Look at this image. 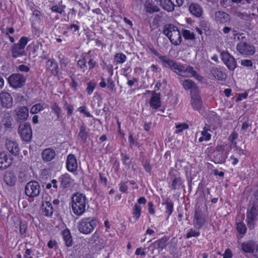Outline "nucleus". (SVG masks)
<instances>
[{"label": "nucleus", "instance_id": "nucleus-1", "mask_svg": "<svg viewBox=\"0 0 258 258\" xmlns=\"http://www.w3.org/2000/svg\"><path fill=\"white\" fill-rule=\"evenodd\" d=\"M88 206V200L86 196L81 192L73 194L71 198V207L74 215L81 216L86 212Z\"/></svg>", "mask_w": 258, "mask_h": 258}, {"label": "nucleus", "instance_id": "nucleus-2", "mask_svg": "<svg viewBox=\"0 0 258 258\" xmlns=\"http://www.w3.org/2000/svg\"><path fill=\"white\" fill-rule=\"evenodd\" d=\"M163 33L167 36L171 43L174 45H179L182 41L181 34L178 28L172 25L165 26Z\"/></svg>", "mask_w": 258, "mask_h": 258}, {"label": "nucleus", "instance_id": "nucleus-3", "mask_svg": "<svg viewBox=\"0 0 258 258\" xmlns=\"http://www.w3.org/2000/svg\"><path fill=\"white\" fill-rule=\"evenodd\" d=\"M97 221L93 217L82 218L78 224V229L84 234L91 233L97 226Z\"/></svg>", "mask_w": 258, "mask_h": 258}, {"label": "nucleus", "instance_id": "nucleus-4", "mask_svg": "<svg viewBox=\"0 0 258 258\" xmlns=\"http://www.w3.org/2000/svg\"><path fill=\"white\" fill-rule=\"evenodd\" d=\"M40 186L35 181H31L27 183L25 187V192L30 198L37 197L40 192Z\"/></svg>", "mask_w": 258, "mask_h": 258}, {"label": "nucleus", "instance_id": "nucleus-5", "mask_svg": "<svg viewBox=\"0 0 258 258\" xmlns=\"http://www.w3.org/2000/svg\"><path fill=\"white\" fill-rule=\"evenodd\" d=\"M18 133L23 141L29 142L32 136L30 124L29 123H21L18 128Z\"/></svg>", "mask_w": 258, "mask_h": 258}, {"label": "nucleus", "instance_id": "nucleus-6", "mask_svg": "<svg viewBox=\"0 0 258 258\" xmlns=\"http://www.w3.org/2000/svg\"><path fill=\"white\" fill-rule=\"evenodd\" d=\"M8 82L14 88H19L24 85L26 78L21 74H14L9 77Z\"/></svg>", "mask_w": 258, "mask_h": 258}, {"label": "nucleus", "instance_id": "nucleus-7", "mask_svg": "<svg viewBox=\"0 0 258 258\" xmlns=\"http://www.w3.org/2000/svg\"><path fill=\"white\" fill-rule=\"evenodd\" d=\"M206 221V218L205 215L202 209L200 207H198L196 209L193 224L194 226L197 229H200L202 226H204Z\"/></svg>", "mask_w": 258, "mask_h": 258}, {"label": "nucleus", "instance_id": "nucleus-8", "mask_svg": "<svg viewBox=\"0 0 258 258\" xmlns=\"http://www.w3.org/2000/svg\"><path fill=\"white\" fill-rule=\"evenodd\" d=\"M174 72L185 77H191V76L195 73L193 67L179 63H177V67H176Z\"/></svg>", "mask_w": 258, "mask_h": 258}, {"label": "nucleus", "instance_id": "nucleus-9", "mask_svg": "<svg viewBox=\"0 0 258 258\" xmlns=\"http://www.w3.org/2000/svg\"><path fill=\"white\" fill-rule=\"evenodd\" d=\"M222 60L229 70L233 71L237 66L235 58L228 52L223 51L221 53Z\"/></svg>", "mask_w": 258, "mask_h": 258}, {"label": "nucleus", "instance_id": "nucleus-10", "mask_svg": "<svg viewBox=\"0 0 258 258\" xmlns=\"http://www.w3.org/2000/svg\"><path fill=\"white\" fill-rule=\"evenodd\" d=\"M237 51L243 55H252L255 52L254 47L249 44L244 42H239L236 46Z\"/></svg>", "mask_w": 258, "mask_h": 258}, {"label": "nucleus", "instance_id": "nucleus-11", "mask_svg": "<svg viewBox=\"0 0 258 258\" xmlns=\"http://www.w3.org/2000/svg\"><path fill=\"white\" fill-rule=\"evenodd\" d=\"M0 102L1 104L3 107L10 108L13 106V98L11 95L6 92L1 93Z\"/></svg>", "mask_w": 258, "mask_h": 258}, {"label": "nucleus", "instance_id": "nucleus-12", "mask_svg": "<svg viewBox=\"0 0 258 258\" xmlns=\"http://www.w3.org/2000/svg\"><path fill=\"white\" fill-rule=\"evenodd\" d=\"M66 167L68 171L75 172L78 169L77 160L73 154H69L67 158Z\"/></svg>", "mask_w": 258, "mask_h": 258}, {"label": "nucleus", "instance_id": "nucleus-13", "mask_svg": "<svg viewBox=\"0 0 258 258\" xmlns=\"http://www.w3.org/2000/svg\"><path fill=\"white\" fill-rule=\"evenodd\" d=\"M188 10L193 16L197 18L201 17L204 12L202 6L196 3H191L188 7Z\"/></svg>", "mask_w": 258, "mask_h": 258}, {"label": "nucleus", "instance_id": "nucleus-14", "mask_svg": "<svg viewBox=\"0 0 258 258\" xmlns=\"http://www.w3.org/2000/svg\"><path fill=\"white\" fill-rule=\"evenodd\" d=\"M5 146L9 152L13 155L17 156L19 154L20 149L18 144L16 141L6 139Z\"/></svg>", "mask_w": 258, "mask_h": 258}, {"label": "nucleus", "instance_id": "nucleus-15", "mask_svg": "<svg viewBox=\"0 0 258 258\" xmlns=\"http://www.w3.org/2000/svg\"><path fill=\"white\" fill-rule=\"evenodd\" d=\"M159 58L164 67L170 68L174 72L176 67H177L178 63L165 55H159Z\"/></svg>", "mask_w": 258, "mask_h": 258}, {"label": "nucleus", "instance_id": "nucleus-16", "mask_svg": "<svg viewBox=\"0 0 258 258\" xmlns=\"http://www.w3.org/2000/svg\"><path fill=\"white\" fill-rule=\"evenodd\" d=\"M190 95L191 104L192 108L195 110H200L202 105V101L200 96L199 94V91L196 93H194L190 94Z\"/></svg>", "mask_w": 258, "mask_h": 258}, {"label": "nucleus", "instance_id": "nucleus-17", "mask_svg": "<svg viewBox=\"0 0 258 258\" xmlns=\"http://www.w3.org/2000/svg\"><path fill=\"white\" fill-rule=\"evenodd\" d=\"M214 20L220 23H225L230 21V17L227 13L219 11L215 13Z\"/></svg>", "mask_w": 258, "mask_h": 258}, {"label": "nucleus", "instance_id": "nucleus-18", "mask_svg": "<svg viewBox=\"0 0 258 258\" xmlns=\"http://www.w3.org/2000/svg\"><path fill=\"white\" fill-rule=\"evenodd\" d=\"M16 112L17 121L26 120L29 115L28 109L25 106H23L16 110Z\"/></svg>", "mask_w": 258, "mask_h": 258}, {"label": "nucleus", "instance_id": "nucleus-19", "mask_svg": "<svg viewBox=\"0 0 258 258\" xmlns=\"http://www.w3.org/2000/svg\"><path fill=\"white\" fill-rule=\"evenodd\" d=\"M12 160L4 152H0V169H4L10 166Z\"/></svg>", "mask_w": 258, "mask_h": 258}, {"label": "nucleus", "instance_id": "nucleus-20", "mask_svg": "<svg viewBox=\"0 0 258 258\" xmlns=\"http://www.w3.org/2000/svg\"><path fill=\"white\" fill-rule=\"evenodd\" d=\"M42 214L47 217H50L53 213V208L51 204L48 201L42 202L41 205Z\"/></svg>", "mask_w": 258, "mask_h": 258}, {"label": "nucleus", "instance_id": "nucleus-21", "mask_svg": "<svg viewBox=\"0 0 258 258\" xmlns=\"http://www.w3.org/2000/svg\"><path fill=\"white\" fill-rule=\"evenodd\" d=\"M256 242L252 240L242 242L241 244V248L244 252L253 253L255 248Z\"/></svg>", "mask_w": 258, "mask_h": 258}, {"label": "nucleus", "instance_id": "nucleus-22", "mask_svg": "<svg viewBox=\"0 0 258 258\" xmlns=\"http://www.w3.org/2000/svg\"><path fill=\"white\" fill-rule=\"evenodd\" d=\"M55 155L56 154L54 150L50 148L45 149L41 153L42 158L45 162L52 160Z\"/></svg>", "mask_w": 258, "mask_h": 258}, {"label": "nucleus", "instance_id": "nucleus-23", "mask_svg": "<svg viewBox=\"0 0 258 258\" xmlns=\"http://www.w3.org/2000/svg\"><path fill=\"white\" fill-rule=\"evenodd\" d=\"M182 85L184 89L190 90V94L199 91L196 84L191 80L187 79L182 81Z\"/></svg>", "mask_w": 258, "mask_h": 258}, {"label": "nucleus", "instance_id": "nucleus-24", "mask_svg": "<svg viewBox=\"0 0 258 258\" xmlns=\"http://www.w3.org/2000/svg\"><path fill=\"white\" fill-rule=\"evenodd\" d=\"M149 103L151 107L154 109L159 107L161 105L160 94L156 93L155 91H153Z\"/></svg>", "mask_w": 258, "mask_h": 258}, {"label": "nucleus", "instance_id": "nucleus-25", "mask_svg": "<svg viewBox=\"0 0 258 258\" xmlns=\"http://www.w3.org/2000/svg\"><path fill=\"white\" fill-rule=\"evenodd\" d=\"M61 235L65 243V245L68 247L72 246L73 242L70 230L68 229L63 230L61 232Z\"/></svg>", "mask_w": 258, "mask_h": 258}, {"label": "nucleus", "instance_id": "nucleus-26", "mask_svg": "<svg viewBox=\"0 0 258 258\" xmlns=\"http://www.w3.org/2000/svg\"><path fill=\"white\" fill-rule=\"evenodd\" d=\"M46 69L53 74L56 75L58 71V64L54 59H49L46 62Z\"/></svg>", "mask_w": 258, "mask_h": 258}, {"label": "nucleus", "instance_id": "nucleus-27", "mask_svg": "<svg viewBox=\"0 0 258 258\" xmlns=\"http://www.w3.org/2000/svg\"><path fill=\"white\" fill-rule=\"evenodd\" d=\"M145 1L144 7L146 12L148 13H153L160 11V9L157 6L154 5V3H150V0H142Z\"/></svg>", "mask_w": 258, "mask_h": 258}, {"label": "nucleus", "instance_id": "nucleus-28", "mask_svg": "<svg viewBox=\"0 0 258 258\" xmlns=\"http://www.w3.org/2000/svg\"><path fill=\"white\" fill-rule=\"evenodd\" d=\"M16 177L12 171L7 172L4 176V181L6 183L10 186L14 185L16 182Z\"/></svg>", "mask_w": 258, "mask_h": 258}, {"label": "nucleus", "instance_id": "nucleus-29", "mask_svg": "<svg viewBox=\"0 0 258 258\" xmlns=\"http://www.w3.org/2000/svg\"><path fill=\"white\" fill-rule=\"evenodd\" d=\"M211 74L215 79H217L218 80H225L226 78V74L223 73L217 68H212L211 70Z\"/></svg>", "mask_w": 258, "mask_h": 258}, {"label": "nucleus", "instance_id": "nucleus-30", "mask_svg": "<svg viewBox=\"0 0 258 258\" xmlns=\"http://www.w3.org/2000/svg\"><path fill=\"white\" fill-rule=\"evenodd\" d=\"M59 179L63 188L69 187L73 182L71 176L67 173L62 175Z\"/></svg>", "mask_w": 258, "mask_h": 258}, {"label": "nucleus", "instance_id": "nucleus-31", "mask_svg": "<svg viewBox=\"0 0 258 258\" xmlns=\"http://www.w3.org/2000/svg\"><path fill=\"white\" fill-rule=\"evenodd\" d=\"M210 130L209 126L206 124L203 128V130L201 132L202 136L199 138V142H202L204 141H208L211 139V135L208 132Z\"/></svg>", "mask_w": 258, "mask_h": 258}, {"label": "nucleus", "instance_id": "nucleus-32", "mask_svg": "<svg viewBox=\"0 0 258 258\" xmlns=\"http://www.w3.org/2000/svg\"><path fill=\"white\" fill-rule=\"evenodd\" d=\"M13 57L16 58L26 54L24 49L17 44H15L12 49Z\"/></svg>", "mask_w": 258, "mask_h": 258}, {"label": "nucleus", "instance_id": "nucleus-33", "mask_svg": "<svg viewBox=\"0 0 258 258\" xmlns=\"http://www.w3.org/2000/svg\"><path fill=\"white\" fill-rule=\"evenodd\" d=\"M166 241V238H162L153 243L152 246L154 247V249H158L159 252L165 247Z\"/></svg>", "mask_w": 258, "mask_h": 258}, {"label": "nucleus", "instance_id": "nucleus-34", "mask_svg": "<svg viewBox=\"0 0 258 258\" xmlns=\"http://www.w3.org/2000/svg\"><path fill=\"white\" fill-rule=\"evenodd\" d=\"M163 204L165 205V213L167 214V219H168L173 212V203L171 200L167 199L165 200V202L163 203Z\"/></svg>", "mask_w": 258, "mask_h": 258}, {"label": "nucleus", "instance_id": "nucleus-35", "mask_svg": "<svg viewBox=\"0 0 258 258\" xmlns=\"http://www.w3.org/2000/svg\"><path fill=\"white\" fill-rule=\"evenodd\" d=\"M2 122L6 128L12 127L14 125V120L12 117L9 114H5L3 117Z\"/></svg>", "mask_w": 258, "mask_h": 258}, {"label": "nucleus", "instance_id": "nucleus-36", "mask_svg": "<svg viewBox=\"0 0 258 258\" xmlns=\"http://www.w3.org/2000/svg\"><path fill=\"white\" fill-rule=\"evenodd\" d=\"M161 7L168 12H173L175 9L172 2L169 0H164L163 2H161Z\"/></svg>", "mask_w": 258, "mask_h": 258}, {"label": "nucleus", "instance_id": "nucleus-37", "mask_svg": "<svg viewBox=\"0 0 258 258\" xmlns=\"http://www.w3.org/2000/svg\"><path fill=\"white\" fill-rule=\"evenodd\" d=\"M45 104L37 103L33 106L30 109V113L32 114H36L45 108Z\"/></svg>", "mask_w": 258, "mask_h": 258}, {"label": "nucleus", "instance_id": "nucleus-38", "mask_svg": "<svg viewBox=\"0 0 258 258\" xmlns=\"http://www.w3.org/2000/svg\"><path fill=\"white\" fill-rule=\"evenodd\" d=\"M141 207L137 204H136L133 208V216L136 221L138 220L141 214Z\"/></svg>", "mask_w": 258, "mask_h": 258}, {"label": "nucleus", "instance_id": "nucleus-39", "mask_svg": "<svg viewBox=\"0 0 258 258\" xmlns=\"http://www.w3.org/2000/svg\"><path fill=\"white\" fill-rule=\"evenodd\" d=\"M78 137L84 142H85L88 137V133L86 131V126L82 125L80 127V132L78 134Z\"/></svg>", "mask_w": 258, "mask_h": 258}, {"label": "nucleus", "instance_id": "nucleus-40", "mask_svg": "<svg viewBox=\"0 0 258 258\" xmlns=\"http://www.w3.org/2000/svg\"><path fill=\"white\" fill-rule=\"evenodd\" d=\"M126 59V55L122 53H117L114 55V61L116 63H123Z\"/></svg>", "mask_w": 258, "mask_h": 258}, {"label": "nucleus", "instance_id": "nucleus-41", "mask_svg": "<svg viewBox=\"0 0 258 258\" xmlns=\"http://www.w3.org/2000/svg\"><path fill=\"white\" fill-rule=\"evenodd\" d=\"M86 62L87 59L85 57H82L77 62L78 67L83 72H85L87 69Z\"/></svg>", "mask_w": 258, "mask_h": 258}, {"label": "nucleus", "instance_id": "nucleus-42", "mask_svg": "<svg viewBox=\"0 0 258 258\" xmlns=\"http://www.w3.org/2000/svg\"><path fill=\"white\" fill-rule=\"evenodd\" d=\"M182 34L185 39L192 40L195 39L194 33L189 30H183Z\"/></svg>", "mask_w": 258, "mask_h": 258}, {"label": "nucleus", "instance_id": "nucleus-43", "mask_svg": "<svg viewBox=\"0 0 258 258\" xmlns=\"http://www.w3.org/2000/svg\"><path fill=\"white\" fill-rule=\"evenodd\" d=\"M65 8L64 5H54L51 7L50 10L53 12L62 14L64 12Z\"/></svg>", "mask_w": 258, "mask_h": 258}, {"label": "nucleus", "instance_id": "nucleus-44", "mask_svg": "<svg viewBox=\"0 0 258 258\" xmlns=\"http://www.w3.org/2000/svg\"><path fill=\"white\" fill-rule=\"evenodd\" d=\"M237 230L239 233L244 234L246 231V227L244 223L238 222L237 223Z\"/></svg>", "mask_w": 258, "mask_h": 258}, {"label": "nucleus", "instance_id": "nucleus-45", "mask_svg": "<svg viewBox=\"0 0 258 258\" xmlns=\"http://www.w3.org/2000/svg\"><path fill=\"white\" fill-rule=\"evenodd\" d=\"M256 219V214L255 209L251 208V209L248 211L247 213V218L246 220H255Z\"/></svg>", "mask_w": 258, "mask_h": 258}, {"label": "nucleus", "instance_id": "nucleus-46", "mask_svg": "<svg viewBox=\"0 0 258 258\" xmlns=\"http://www.w3.org/2000/svg\"><path fill=\"white\" fill-rule=\"evenodd\" d=\"M96 86V83L95 82L90 81L87 84V87L86 89L87 93L89 95H91L93 92L95 87Z\"/></svg>", "mask_w": 258, "mask_h": 258}, {"label": "nucleus", "instance_id": "nucleus-47", "mask_svg": "<svg viewBox=\"0 0 258 258\" xmlns=\"http://www.w3.org/2000/svg\"><path fill=\"white\" fill-rule=\"evenodd\" d=\"M65 110L67 111V116H70L73 112V106L70 104L66 102L63 106Z\"/></svg>", "mask_w": 258, "mask_h": 258}, {"label": "nucleus", "instance_id": "nucleus-48", "mask_svg": "<svg viewBox=\"0 0 258 258\" xmlns=\"http://www.w3.org/2000/svg\"><path fill=\"white\" fill-rule=\"evenodd\" d=\"M181 180L179 177L175 178L172 183V188L173 189H176L181 184Z\"/></svg>", "mask_w": 258, "mask_h": 258}, {"label": "nucleus", "instance_id": "nucleus-49", "mask_svg": "<svg viewBox=\"0 0 258 258\" xmlns=\"http://www.w3.org/2000/svg\"><path fill=\"white\" fill-rule=\"evenodd\" d=\"M52 110L56 114L57 118L59 117L61 113V109L56 103H54L52 106Z\"/></svg>", "mask_w": 258, "mask_h": 258}, {"label": "nucleus", "instance_id": "nucleus-50", "mask_svg": "<svg viewBox=\"0 0 258 258\" xmlns=\"http://www.w3.org/2000/svg\"><path fill=\"white\" fill-rule=\"evenodd\" d=\"M200 232L196 231L193 229H190L189 231L186 234V238H189L191 237H198L200 235Z\"/></svg>", "mask_w": 258, "mask_h": 258}, {"label": "nucleus", "instance_id": "nucleus-51", "mask_svg": "<svg viewBox=\"0 0 258 258\" xmlns=\"http://www.w3.org/2000/svg\"><path fill=\"white\" fill-rule=\"evenodd\" d=\"M27 42L28 38L25 37H22L19 40V42L17 44V45L24 49L26 44H27Z\"/></svg>", "mask_w": 258, "mask_h": 258}, {"label": "nucleus", "instance_id": "nucleus-52", "mask_svg": "<svg viewBox=\"0 0 258 258\" xmlns=\"http://www.w3.org/2000/svg\"><path fill=\"white\" fill-rule=\"evenodd\" d=\"M88 66H89V69L92 70L93 68H94L96 64L97 61L94 59L93 57H92L91 56H90L88 58Z\"/></svg>", "mask_w": 258, "mask_h": 258}, {"label": "nucleus", "instance_id": "nucleus-53", "mask_svg": "<svg viewBox=\"0 0 258 258\" xmlns=\"http://www.w3.org/2000/svg\"><path fill=\"white\" fill-rule=\"evenodd\" d=\"M176 127L177 129L176 131V133H179L181 132L183 130L188 128V125L186 123L179 124L176 125Z\"/></svg>", "mask_w": 258, "mask_h": 258}, {"label": "nucleus", "instance_id": "nucleus-54", "mask_svg": "<svg viewBox=\"0 0 258 258\" xmlns=\"http://www.w3.org/2000/svg\"><path fill=\"white\" fill-rule=\"evenodd\" d=\"M68 63V59L64 57L60 58L59 60V65L61 69L63 70H64L67 66V64Z\"/></svg>", "mask_w": 258, "mask_h": 258}, {"label": "nucleus", "instance_id": "nucleus-55", "mask_svg": "<svg viewBox=\"0 0 258 258\" xmlns=\"http://www.w3.org/2000/svg\"><path fill=\"white\" fill-rule=\"evenodd\" d=\"M240 64L246 67H252L253 64L251 60L249 59H242Z\"/></svg>", "mask_w": 258, "mask_h": 258}, {"label": "nucleus", "instance_id": "nucleus-56", "mask_svg": "<svg viewBox=\"0 0 258 258\" xmlns=\"http://www.w3.org/2000/svg\"><path fill=\"white\" fill-rule=\"evenodd\" d=\"M78 110L80 112L83 113L87 117H91L92 116L90 113L86 110V107L85 106H81L78 108Z\"/></svg>", "mask_w": 258, "mask_h": 258}, {"label": "nucleus", "instance_id": "nucleus-57", "mask_svg": "<svg viewBox=\"0 0 258 258\" xmlns=\"http://www.w3.org/2000/svg\"><path fill=\"white\" fill-rule=\"evenodd\" d=\"M238 137V134L233 132L229 137V140L230 141L232 144L236 146V143L234 141Z\"/></svg>", "mask_w": 258, "mask_h": 258}, {"label": "nucleus", "instance_id": "nucleus-58", "mask_svg": "<svg viewBox=\"0 0 258 258\" xmlns=\"http://www.w3.org/2000/svg\"><path fill=\"white\" fill-rule=\"evenodd\" d=\"M171 2L174 7H180L182 6L184 0H169Z\"/></svg>", "mask_w": 258, "mask_h": 258}, {"label": "nucleus", "instance_id": "nucleus-59", "mask_svg": "<svg viewBox=\"0 0 258 258\" xmlns=\"http://www.w3.org/2000/svg\"><path fill=\"white\" fill-rule=\"evenodd\" d=\"M200 27L204 30H206L209 28L208 22L205 20H202L200 22Z\"/></svg>", "mask_w": 258, "mask_h": 258}, {"label": "nucleus", "instance_id": "nucleus-60", "mask_svg": "<svg viewBox=\"0 0 258 258\" xmlns=\"http://www.w3.org/2000/svg\"><path fill=\"white\" fill-rule=\"evenodd\" d=\"M223 255V258H231L233 255L231 250L230 249L227 248L225 250Z\"/></svg>", "mask_w": 258, "mask_h": 258}, {"label": "nucleus", "instance_id": "nucleus-61", "mask_svg": "<svg viewBox=\"0 0 258 258\" xmlns=\"http://www.w3.org/2000/svg\"><path fill=\"white\" fill-rule=\"evenodd\" d=\"M108 87L111 90H113L114 87V83L111 77L107 79Z\"/></svg>", "mask_w": 258, "mask_h": 258}, {"label": "nucleus", "instance_id": "nucleus-62", "mask_svg": "<svg viewBox=\"0 0 258 258\" xmlns=\"http://www.w3.org/2000/svg\"><path fill=\"white\" fill-rule=\"evenodd\" d=\"M99 238V234L97 232H95L89 239L90 243H94Z\"/></svg>", "mask_w": 258, "mask_h": 258}, {"label": "nucleus", "instance_id": "nucleus-63", "mask_svg": "<svg viewBox=\"0 0 258 258\" xmlns=\"http://www.w3.org/2000/svg\"><path fill=\"white\" fill-rule=\"evenodd\" d=\"M27 229V225L26 224L21 222L20 224V232L22 234L25 233Z\"/></svg>", "mask_w": 258, "mask_h": 258}, {"label": "nucleus", "instance_id": "nucleus-64", "mask_svg": "<svg viewBox=\"0 0 258 258\" xmlns=\"http://www.w3.org/2000/svg\"><path fill=\"white\" fill-rule=\"evenodd\" d=\"M119 190L122 192H125L127 190V186L124 182H121L119 184Z\"/></svg>", "mask_w": 258, "mask_h": 258}]
</instances>
